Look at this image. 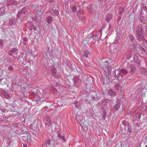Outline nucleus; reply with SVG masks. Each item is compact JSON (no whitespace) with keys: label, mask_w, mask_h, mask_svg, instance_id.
Returning <instances> with one entry per match:
<instances>
[{"label":"nucleus","mask_w":147,"mask_h":147,"mask_svg":"<svg viewBox=\"0 0 147 147\" xmlns=\"http://www.w3.org/2000/svg\"><path fill=\"white\" fill-rule=\"evenodd\" d=\"M97 97L96 93H92L91 95L86 96L85 97V101L87 103L90 104Z\"/></svg>","instance_id":"obj_1"},{"label":"nucleus","mask_w":147,"mask_h":147,"mask_svg":"<svg viewBox=\"0 0 147 147\" xmlns=\"http://www.w3.org/2000/svg\"><path fill=\"white\" fill-rule=\"evenodd\" d=\"M134 60L135 62L137 63V66L139 67L140 66L141 61L143 59L140 57L138 54H136L134 57Z\"/></svg>","instance_id":"obj_2"},{"label":"nucleus","mask_w":147,"mask_h":147,"mask_svg":"<svg viewBox=\"0 0 147 147\" xmlns=\"http://www.w3.org/2000/svg\"><path fill=\"white\" fill-rule=\"evenodd\" d=\"M102 29H100L98 32V34L97 35H94L93 36V38L94 40L96 41L98 40L100 38L101 40H104V39H105L107 36L106 35V37L105 38H102Z\"/></svg>","instance_id":"obj_3"},{"label":"nucleus","mask_w":147,"mask_h":147,"mask_svg":"<svg viewBox=\"0 0 147 147\" xmlns=\"http://www.w3.org/2000/svg\"><path fill=\"white\" fill-rule=\"evenodd\" d=\"M0 95L2 98L6 99H9L10 97L9 93L6 91L3 90L1 91Z\"/></svg>","instance_id":"obj_4"},{"label":"nucleus","mask_w":147,"mask_h":147,"mask_svg":"<svg viewBox=\"0 0 147 147\" xmlns=\"http://www.w3.org/2000/svg\"><path fill=\"white\" fill-rule=\"evenodd\" d=\"M27 12L26 7H23L18 12L17 15V19H18L20 17L23 16V14H26Z\"/></svg>","instance_id":"obj_5"},{"label":"nucleus","mask_w":147,"mask_h":147,"mask_svg":"<svg viewBox=\"0 0 147 147\" xmlns=\"http://www.w3.org/2000/svg\"><path fill=\"white\" fill-rule=\"evenodd\" d=\"M73 114L74 115H75V117L76 118V120L78 122L80 123L83 122V119L82 115H78V116H77V114L78 113L76 112H74Z\"/></svg>","instance_id":"obj_6"},{"label":"nucleus","mask_w":147,"mask_h":147,"mask_svg":"<svg viewBox=\"0 0 147 147\" xmlns=\"http://www.w3.org/2000/svg\"><path fill=\"white\" fill-rule=\"evenodd\" d=\"M101 65L103 68L105 69V70L109 71V67L110 66V64L109 62L107 61L102 62Z\"/></svg>","instance_id":"obj_7"},{"label":"nucleus","mask_w":147,"mask_h":147,"mask_svg":"<svg viewBox=\"0 0 147 147\" xmlns=\"http://www.w3.org/2000/svg\"><path fill=\"white\" fill-rule=\"evenodd\" d=\"M18 51V49L14 48L13 49H12L11 50L9 51L8 53V54L9 55L12 56L13 58H15V56L13 55L12 54L15 53L16 52V53H17Z\"/></svg>","instance_id":"obj_8"},{"label":"nucleus","mask_w":147,"mask_h":147,"mask_svg":"<svg viewBox=\"0 0 147 147\" xmlns=\"http://www.w3.org/2000/svg\"><path fill=\"white\" fill-rule=\"evenodd\" d=\"M136 31L137 34H143L144 31L141 24H139L138 25L137 28L136 30Z\"/></svg>","instance_id":"obj_9"},{"label":"nucleus","mask_w":147,"mask_h":147,"mask_svg":"<svg viewBox=\"0 0 147 147\" xmlns=\"http://www.w3.org/2000/svg\"><path fill=\"white\" fill-rule=\"evenodd\" d=\"M17 2L14 0H9L7 4V6H16L17 5Z\"/></svg>","instance_id":"obj_10"},{"label":"nucleus","mask_w":147,"mask_h":147,"mask_svg":"<svg viewBox=\"0 0 147 147\" xmlns=\"http://www.w3.org/2000/svg\"><path fill=\"white\" fill-rule=\"evenodd\" d=\"M115 76L118 78L117 79L118 80H119V77L120 76H121V78H122L123 76H122V75H121V73L120 71V70L119 69L115 70Z\"/></svg>","instance_id":"obj_11"},{"label":"nucleus","mask_w":147,"mask_h":147,"mask_svg":"<svg viewBox=\"0 0 147 147\" xmlns=\"http://www.w3.org/2000/svg\"><path fill=\"white\" fill-rule=\"evenodd\" d=\"M129 38L131 41L133 43V45H134V47H136V45H137L138 42H136L134 39V36L132 34H129ZM137 46H136V47Z\"/></svg>","instance_id":"obj_12"},{"label":"nucleus","mask_w":147,"mask_h":147,"mask_svg":"<svg viewBox=\"0 0 147 147\" xmlns=\"http://www.w3.org/2000/svg\"><path fill=\"white\" fill-rule=\"evenodd\" d=\"M137 38L138 40L140 41H143L144 39L143 34H137Z\"/></svg>","instance_id":"obj_13"},{"label":"nucleus","mask_w":147,"mask_h":147,"mask_svg":"<svg viewBox=\"0 0 147 147\" xmlns=\"http://www.w3.org/2000/svg\"><path fill=\"white\" fill-rule=\"evenodd\" d=\"M22 138L24 141H28L30 139V135L27 134H24V136H22Z\"/></svg>","instance_id":"obj_14"},{"label":"nucleus","mask_w":147,"mask_h":147,"mask_svg":"<svg viewBox=\"0 0 147 147\" xmlns=\"http://www.w3.org/2000/svg\"><path fill=\"white\" fill-rule=\"evenodd\" d=\"M107 92L108 94L110 96H113L114 95H115L116 94V92L111 89L108 90Z\"/></svg>","instance_id":"obj_15"},{"label":"nucleus","mask_w":147,"mask_h":147,"mask_svg":"<svg viewBox=\"0 0 147 147\" xmlns=\"http://www.w3.org/2000/svg\"><path fill=\"white\" fill-rule=\"evenodd\" d=\"M121 103L120 102L119 100L117 99V103L114 106V108L115 110H118L120 107Z\"/></svg>","instance_id":"obj_16"},{"label":"nucleus","mask_w":147,"mask_h":147,"mask_svg":"<svg viewBox=\"0 0 147 147\" xmlns=\"http://www.w3.org/2000/svg\"><path fill=\"white\" fill-rule=\"evenodd\" d=\"M122 40V38L121 36H117L114 41V43H117L118 42H121Z\"/></svg>","instance_id":"obj_17"},{"label":"nucleus","mask_w":147,"mask_h":147,"mask_svg":"<svg viewBox=\"0 0 147 147\" xmlns=\"http://www.w3.org/2000/svg\"><path fill=\"white\" fill-rule=\"evenodd\" d=\"M130 72L131 73H133L135 71V66L134 65L131 64L130 65L129 67Z\"/></svg>","instance_id":"obj_18"},{"label":"nucleus","mask_w":147,"mask_h":147,"mask_svg":"<svg viewBox=\"0 0 147 147\" xmlns=\"http://www.w3.org/2000/svg\"><path fill=\"white\" fill-rule=\"evenodd\" d=\"M30 26L28 28V29L30 30H33L34 31L36 30V28L34 26V25L32 24H30Z\"/></svg>","instance_id":"obj_19"},{"label":"nucleus","mask_w":147,"mask_h":147,"mask_svg":"<svg viewBox=\"0 0 147 147\" xmlns=\"http://www.w3.org/2000/svg\"><path fill=\"white\" fill-rule=\"evenodd\" d=\"M113 17L112 16L111 14H108L107 15L105 16V19L107 22H108L110 20H111Z\"/></svg>","instance_id":"obj_20"},{"label":"nucleus","mask_w":147,"mask_h":147,"mask_svg":"<svg viewBox=\"0 0 147 147\" xmlns=\"http://www.w3.org/2000/svg\"><path fill=\"white\" fill-rule=\"evenodd\" d=\"M5 9V7H3L0 9V15H3L6 13L4 11Z\"/></svg>","instance_id":"obj_21"},{"label":"nucleus","mask_w":147,"mask_h":147,"mask_svg":"<svg viewBox=\"0 0 147 147\" xmlns=\"http://www.w3.org/2000/svg\"><path fill=\"white\" fill-rule=\"evenodd\" d=\"M51 13H52L53 15L55 16H57L59 15V12L57 10H53L51 11Z\"/></svg>","instance_id":"obj_22"},{"label":"nucleus","mask_w":147,"mask_h":147,"mask_svg":"<svg viewBox=\"0 0 147 147\" xmlns=\"http://www.w3.org/2000/svg\"><path fill=\"white\" fill-rule=\"evenodd\" d=\"M77 6L76 5H74L72 6L71 7L72 11L73 12H75L76 11Z\"/></svg>","instance_id":"obj_23"},{"label":"nucleus","mask_w":147,"mask_h":147,"mask_svg":"<svg viewBox=\"0 0 147 147\" xmlns=\"http://www.w3.org/2000/svg\"><path fill=\"white\" fill-rule=\"evenodd\" d=\"M84 12L83 10L80 9L77 12V16H80L81 15H83Z\"/></svg>","instance_id":"obj_24"},{"label":"nucleus","mask_w":147,"mask_h":147,"mask_svg":"<svg viewBox=\"0 0 147 147\" xmlns=\"http://www.w3.org/2000/svg\"><path fill=\"white\" fill-rule=\"evenodd\" d=\"M79 77L78 76H76L74 77L73 80L74 83H77L79 81Z\"/></svg>","instance_id":"obj_25"},{"label":"nucleus","mask_w":147,"mask_h":147,"mask_svg":"<svg viewBox=\"0 0 147 147\" xmlns=\"http://www.w3.org/2000/svg\"><path fill=\"white\" fill-rule=\"evenodd\" d=\"M57 136L58 138H61V139L63 140L64 142L66 141V139L65 136H62L60 134H58L57 135Z\"/></svg>","instance_id":"obj_26"},{"label":"nucleus","mask_w":147,"mask_h":147,"mask_svg":"<svg viewBox=\"0 0 147 147\" xmlns=\"http://www.w3.org/2000/svg\"><path fill=\"white\" fill-rule=\"evenodd\" d=\"M52 20V18L51 16H49L48 17L47 20V22L48 24H50L51 23V21Z\"/></svg>","instance_id":"obj_27"},{"label":"nucleus","mask_w":147,"mask_h":147,"mask_svg":"<svg viewBox=\"0 0 147 147\" xmlns=\"http://www.w3.org/2000/svg\"><path fill=\"white\" fill-rule=\"evenodd\" d=\"M107 115V112L105 110H103L102 113V118L104 120L106 119V117Z\"/></svg>","instance_id":"obj_28"},{"label":"nucleus","mask_w":147,"mask_h":147,"mask_svg":"<svg viewBox=\"0 0 147 147\" xmlns=\"http://www.w3.org/2000/svg\"><path fill=\"white\" fill-rule=\"evenodd\" d=\"M124 8H120V9L118 13L119 15L122 16V14L123 13V11H124Z\"/></svg>","instance_id":"obj_29"},{"label":"nucleus","mask_w":147,"mask_h":147,"mask_svg":"<svg viewBox=\"0 0 147 147\" xmlns=\"http://www.w3.org/2000/svg\"><path fill=\"white\" fill-rule=\"evenodd\" d=\"M89 53H90L88 51H85L84 52V57H85L86 58H88V55L89 54Z\"/></svg>","instance_id":"obj_30"},{"label":"nucleus","mask_w":147,"mask_h":147,"mask_svg":"<svg viewBox=\"0 0 147 147\" xmlns=\"http://www.w3.org/2000/svg\"><path fill=\"white\" fill-rule=\"evenodd\" d=\"M121 74L122 73L124 75L126 74L127 73V71L124 69H121L120 70Z\"/></svg>","instance_id":"obj_31"},{"label":"nucleus","mask_w":147,"mask_h":147,"mask_svg":"<svg viewBox=\"0 0 147 147\" xmlns=\"http://www.w3.org/2000/svg\"><path fill=\"white\" fill-rule=\"evenodd\" d=\"M74 104L76 108H79L80 106V103L78 101H76L74 102Z\"/></svg>","instance_id":"obj_32"},{"label":"nucleus","mask_w":147,"mask_h":147,"mask_svg":"<svg viewBox=\"0 0 147 147\" xmlns=\"http://www.w3.org/2000/svg\"><path fill=\"white\" fill-rule=\"evenodd\" d=\"M11 58L10 57H6L5 60H7V62L8 63H11Z\"/></svg>","instance_id":"obj_33"},{"label":"nucleus","mask_w":147,"mask_h":147,"mask_svg":"<svg viewBox=\"0 0 147 147\" xmlns=\"http://www.w3.org/2000/svg\"><path fill=\"white\" fill-rule=\"evenodd\" d=\"M52 124V121L46 122L45 125L46 127H49Z\"/></svg>","instance_id":"obj_34"},{"label":"nucleus","mask_w":147,"mask_h":147,"mask_svg":"<svg viewBox=\"0 0 147 147\" xmlns=\"http://www.w3.org/2000/svg\"><path fill=\"white\" fill-rule=\"evenodd\" d=\"M45 120L46 122L51 121V120L50 118L48 116H46L45 117Z\"/></svg>","instance_id":"obj_35"},{"label":"nucleus","mask_w":147,"mask_h":147,"mask_svg":"<svg viewBox=\"0 0 147 147\" xmlns=\"http://www.w3.org/2000/svg\"><path fill=\"white\" fill-rule=\"evenodd\" d=\"M115 89L117 90H119V85L118 84H115L114 85Z\"/></svg>","instance_id":"obj_36"},{"label":"nucleus","mask_w":147,"mask_h":147,"mask_svg":"<svg viewBox=\"0 0 147 147\" xmlns=\"http://www.w3.org/2000/svg\"><path fill=\"white\" fill-rule=\"evenodd\" d=\"M45 144L46 145H47L48 146L51 145V140L50 139H48L47 140L46 142H45Z\"/></svg>","instance_id":"obj_37"},{"label":"nucleus","mask_w":147,"mask_h":147,"mask_svg":"<svg viewBox=\"0 0 147 147\" xmlns=\"http://www.w3.org/2000/svg\"><path fill=\"white\" fill-rule=\"evenodd\" d=\"M3 78H0V84L3 85L5 83V82L3 81Z\"/></svg>","instance_id":"obj_38"},{"label":"nucleus","mask_w":147,"mask_h":147,"mask_svg":"<svg viewBox=\"0 0 147 147\" xmlns=\"http://www.w3.org/2000/svg\"><path fill=\"white\" fill-rule=\"evenodd\" d=\"M51 72L54 74H55L56 72V69L55 68H53L51 69Z\"/></svg>","instance_id":"obj_39"},{"label":"nucleus","mask_w":147,"mask_h":147,"mask_svg":"<svg viewBox=\"0 0 147 147\" xmlns=\"http://www.w3.org/2000/svg\"><path fill=\"white\" fill-rule=\"evenodd\" d=\"M3 40L2 39H0V47H2L4 45Z\"/></svg>","instance_id":"obj_40"},{"label":"nucleus","mask_w":147,"mask_h":147,"mask_svg":"<svg viewBox=\"0 0 147 147\" xmlns=\"http://www.w3.org/2000/svg\"><path fill=\"white\" fill-rule=\"evenodd\" d=\"M140 20L141 21H142L143 20H144L145 18H144V17L142 15V14H140Z\"/></svg>","instance_id":"obj_41"},{"label":"nucleus","mask_w":147,"mask_h":147,"mask_svg":"<svg viewBox=\"0 0 147 147\" xmlns=\"http://www.w3.org/2000/svg\"><path fill=\"white\" fill-rule=\"evenodd\" d=\"M146 19L145 18L141 22L144 24H146V23H147V20H146Z\"/></svg>","instance_id":"obj_42"},{"label":"nucleus","mask_w":147,"mask_h":147,"mask_svg":"<svg viewBox=\"0 0 147 147\" xmlns=\"http://www.w3.org/2000/svg\"><path fill=\"white\" fill-rule=\"evenodd\" d=\"M13 69V67L12 66H9L8 67V70L9 71L12 70Z\"/></svg>","instance_id":"obj_43"},{"label":"nucleus","mask_w":147,"mask_h":147,"mask_svg":"<svg viewBox=\"0 0 147 147\" xmlns=\"http://www.w3.org/2000/svg\"><path fill=\"white\" fill-rule=\"evenodd\" d=\"M128 127V131L129 132H131V127H129V125H128L127 126Z\"/></svg>","instance_id":"obj_44"},{"label":"nucleus","mask_w":147,"mask_h":147,"mask_svg":"<svg viewBox=\"0 0 147 147\" xmlns=\"http://www.w3.org/2000/svg\"><path fill=\"white\" fill-rule=\"evenodd\" d=\"M78 16V18H79V19H80V20H84L85 19V17L82 18V17L81 16V15L80 16Z\"/></svg>","instance_id":"obj_45"},{"label":"nucleus","mask_w":147,"mask_h":147,"mask_svg":"<svg viewBox=\"0 0 147 147\" xmlns=\"http://www.w3.org/2000/svg\"><path fill=\"white\" fill-rule=\"evenodd\" d=\"M55 77L56 79H57V80L59 81V79H61L60 76L59 75L56 76Z\"/></svg>","instance_id":"obj_46"},{"label":"nucleus","mask_w":147,"mask_h":147,"mask_svg":"<svg viewBox=\"0 0 147 147\" xmlns=\"http://www.w3.org/2000/svg\"><path fill=\"white\" fill-rule=\"evenodd\" d=\"M143 8L145 11L147 13V6H143Z\"/></svg>","instance_id":"obj_47"},{"label":"nucleus","mask_w":147,"mask_h":147,"mask_svg":"<svg viewBox=\"0 0 147 147\" xmlns=\"http://www.w3.org/2000/svg\"><path fill=\"white\" fill-rule=\"evenodd\" d=\"M127 56L128 57L126 58L127 60L130 59L131 56L130 54H129L127 55Z\"/></svg>","instance_id":"obj_48"},{"label":"nucleus","mask_w":147,"mask_h":147,"mask_svg":"<svg viewBox=\"0 0 147 147\" xmlns=\"http://www.w3.org/2000/svg\"><path fill=\"white\" fill-rule=\"evenodd\" d=\"M146 90L145 89H142L141 90V91L142 93V94H144L146 93V92L145 91L144 92H143L144 90Z\"/></svg>","instance_id":"obj_49"},{"label":"nucleus","mask_w":147,"mask_h":147,"mask_svg":"<svg viewBox=\"0 0 147 147\" xmlns=\"http://www.w3.org/2000/svg\"><path fill=\"white\" fill-rule=\"evenodd\" d=\"M12 126L13 127H16L18 126V124L17 123H14L12 124Z\"/></svg>","instance_id":"obj_50"},{"label":"nucleus","mask_w":147,"mask_h":147,"mask_svg":"<svg viewBox=\"0 0 147 147\" xmlns=\"http://www.w3.org/2000/svg\"><path fill=\"white\" fill-rule=\"evenodd\" d=\"M119 15V16L118 17V18H117V22H119V21L120 20L121 18V16L120 15Z\"/></svg>","instance_id":"obj_51"},{"label":"nucleus","mask_w":147,"mask_h":147,"mask_svg":"<svg viewBox=\"0 0 147 147\" xmlns=\"http://www.w3.org/2000/svg\"><path fill=\"white\" fill-rule=\"evenodd\" d=\"M143 41V42L141 43L142 45L143 46L144 45V46H145L146 44V43L147 41H146V40H145V41H144V40Z\"/></svg>","instance_id":"obj_52"},{"label":"nucleus","mask_w":147,"mask_h":147,"mask_svg":"<svg viewBox=\"0 0 147 147\" xmlns=\"http://www.w3.org/2000/svg\"><path fill=\"white\" fill-rule=\"evenodd\" d=\"M13 23V21L9 20V24L10 25H12Z\"/></svg>","instance_id":"obj_53"},{"label":"nucleus","mask_w":147,"mask_h":147,"mask_svg":"<svg viewBox=\"0 0 147 147\" xmlns=\"http://www.w3.org/2000/svg\"><path fill=\"white\" fill-rule=\"evenodd\" d=\"M23 39L24 41H26L28 40V39L26 37H24L23 38Z\"/></svg>","instance_id":"obj_54"},{"label":"nucleus","mask_w":147,"mask_h":147,"mask_svg":"<svg viewBox=\"0 0 147 147\" xmlns=\"http://www.w3.org/2000/svg\"><path fill=\"white\" fill-rule=\"evenodd\" d=\"M146 44L144 47L146 49H147V41L146 42Z\"/></svg>","instance_id":"obj_55"},{"label":"nucleus","mask_w":147,"mask_h":147,"mask_svg":"<svg viewBox=\"0 0 147 147\" xmlns=\"http://www.w3.org/2000/svg\"><path fill=\"white\" fill-rule=\"evenodd\" d=\"M6 111V110L5 109H2L1 110V111L2 112H3V113H4L5 111Z\"/></svg>","instance_id":"obj_56"},{"label":"nucleus","mask_w":147,"mask_h":147,"mask_svg":"<svg viewBox=\"0 0 147 147\" xmlns=\"http://www.w3.org/2000/svg\"><path fill=\"white\" fill-rule=\"evenodd\" d=\"M57 82H58V81H57ZM56 85L57 87H58V86H59L60 84L59 83H58V82H57L56 83Z\"/></svg>","instance_id":"obj_57"},{"label":"nucleus","mask_w":147,"mask_h":147,"mask_svg":"<svg viewBox=\"0 0 147 147\" xmlns=\"http://www.w3.org/2000/svg\"><path fill=\"white\" fill-rule=\"evenodd\" d=\"M122 123L125 125L126 124V122L125 120H123L122 121Z\"/></svg>","instance_id":"obj_58"},{"label":"nucleus","mask_w":147,"mask_h":147,"mask_svg":"<svg viewBox=\"0 0 147 147\" xmlns=\"http://www.w3.org/2000/svg\"><path fill=\"white\" fill-rule=\"evenodd\" d=\"M140 47L144 51H145V50L144 48H143L141 46H140Z\"/></svg>","instance_id":"obj_59"},{"label":"nucleus","mask_w":147,"mask_h":147,"mask_svg":"<svg viewBox=\"0 0 147 147\" xmlns=\"http://www.w3.org/2000/svg\"><path fill=\"white\" fill-rule=\"evenodd\" d=\"M45 55L47 57V52H45Z\"/></svg>","instance_id":"obj_60"},{"label":"nucleus","mask_w":147,"mask_h":147,"mask_svg":"<svg viewBox=\"0 0 147 147\" xmlns=\"http://www.w3.org/2000/svg\"><path fill=\"white\" fill-rule=\"evenodd\" d=\"M26 42H25V41H24V42H23V44L24 45H26Z\"/></svg>","instance_id":"obj_61"},{"label":"nucleus","mask_w":147,"mask_h":147,"mask_svg":"<svg viewBox=\"0 0 147 147\" xmlns=\"http://www.w3.org/2000/svg\"><path fill=\"white\" fill-rule=\"evenodd\" d=\"M49 2L50 3H51L53 2V1L52 0H49Z\"/></svg>","instance_id":"obj_62"},{"label":"nucleus","mask_w":147,"mask_h":147,"mask_svg":"<svg viewBox=\"0 0 147 147\" xmlns=\"http://www.w3.org/2000/svg\"><path fill=\"white\" fill-rule=\"evenodd\" d=\"M145 34L146 36H147V30H146V33H145Z\"/></svg>","instance_id":"obj_63"},{"label":"nucleus","mask_w":147,"mask_h":147,"mask_svg":"<svg viewBox=\"0 0 147 147\" xmlns=\"http://www.w3.org/2000/svg\"><path fill=\"white\" fill-rule=\"evenodd\" d=\"M23 147H27V146L26 145H24Z\"/></svg>","instance_id":"obj_64"}]
</instances>
